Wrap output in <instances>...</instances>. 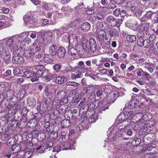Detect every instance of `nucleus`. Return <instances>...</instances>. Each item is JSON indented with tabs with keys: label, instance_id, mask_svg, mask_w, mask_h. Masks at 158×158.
Returning <instances> with one entry per match:
<instances>
[{
	"label": "nucleus",
	"instance_id": "6",
	"mask_svg": "<svg viewBox=\"0 0 158 158\" xmlns=\"http://www.w3.org/2000/svg\"><path fill=\"white\" fill-rule=\"evenodd\" d=\"M107 35V33L105 30H101L98 31L96 35V38L100 44L102 45V42L103 39Z\"/></svg>",
	"mask_w": 158,
	"mask_h": 158
},
{
	"label": "nucleus",
	"instance_id": "36",
	"mask_svg": "<svg viewBox=\"0 0 158 158\" xmlns=\"http://www.w3.org/2000/svg\"><path fill=\"white\" fill-rule=\"evenodd\" d=\"M41 7L43 10L48 11L49 10H51L52 7H51V5L49 3H47L46 2L42 3Z\"/></svg>",
	"mask_w": 158,
	"mask_h": 158
},
{
	"label": "nucleus",
	"instance_id": "24",
	"mask_svg": "<svg viewBox=\"0 0 158 158\" xmlns=\"http://www.w3.org/2000/svg\"><path fill=\"white\" fill-rule=\"evenodd\" d=\"M29 35L28 32H23L17 38V40L20 42H23Z\"/></svg>",
	"mask_w": 158,
	"mask_h": 158
},
{
	"label": "nucleus",
	"instance_id": "50",
	"mask_svg": "<svg viewBox=\"0 0 158 158\" xmlns=\"http://www.w3.org/2000/svg\"><path fill=\"white\" fill-rule=\"evenodd\" d=\"M151 42L148 39H146L144 42L143 46L145 48H148L151 45Z\"/></svg>",
	"mask_w": 158,
	"mask_h": 158
},
{
	"label": "nucleus",
	"instance_id": "39",
	"mask_svg": "<svg viewBox=\"0 0 158 158\" xmlns=\"http://www.w3.org/2000/svg\"><path fill=\"white\" fill-rule=\"evenodd\" d=\"M83 75L81 73H71V78L73 80H75L76 79L81 78Z\"/></svg>",
	"mask_w": 158,
	"mask_h": 158
},
{
	"label": "nucleus",
	"instance_id": "27",
	"mask_svg": "<svg viewBox=\"0 0 158 158\" xmlns=\"http://www.w3.org/2000/svg\"><path fill=\"white\" fill-rule=\"evenodd\" d=\"M120 123H122L123 126H124V127L125 128L128 126L130 124L131 121L130 119H128L124 118H121L120 120Z\"/></svg>",
	"mask_w": 158,
	"mask_h": 158
},
{
	"label": "nucleus",
	"instance_id": "38",
	"mask_svg": "<svg viewBox=\"0 0 158 158\" xmlns=\"http://www.w3.org/2000/svg\"><path fill=\"white\" fill-rule=\"evenodd\" d=\"M139 25L137 23L131 24L129 26L130 28L134 31H138L139 30Z\"/></svg>",
	"mask_w": 158,
	"mask_h": 158
},
{
	"label": "nucleus",
	"instance_id": "32",
	"mask_svg": "<svg viewBox=\"0 0 158 158\" xmlns=\"http://www.w3.org/2000/svg\"><path fill=\"white\" fill-rule=\"evenodd\" d=\"M75 47H70L69 46V53L71 55L75 56L78 53L77 49Z\"/></svg>",
	"mask_w": 158,
	"mask_h": 158
},
{
	"label": "nucleus",
	"instance_id": "41",
	"mask_svg": "<svg viewBox=\"0 0 158 158\" xmlns=\"http://www.w3.org/2000/svg\"><path fill=\"white\" fill-rule=\"evenodd\" d=\"M67 107L65 105V104H63L61 105L59 107V112L60 114H63L65 112L66 109H67Z\"/></svg>",
	"mask_w": 158,
	"mask_h": 158
},
{
	"label": "nucleus",
	"instance_id": "62",
	"mask_svg": "<svg viewBox=\"0 0 158 158\" xmlns=\"http://www.w3.org/2000/svg\"><path fill=\"white\" fill-rule=\"evenodd\" d=\"M116 7V6L114 3L110 2L108 5L107 8L108 9H114Z\"/></svg>",
	"mask_w": 158,
	"mask_h": 158
},
{
	"label": "nucleus",
	"instance_id": "57",
	"mask_svg": "<svg viewBox=\"0 0 158 158\" xmlns=\"http://www.w3.org/2000/svg\"><path fill=\"white\" fill-rule=\"evenodd\" d=\"M145 40L144 39H137V44L138 46L140 47L143 46Z\"/></svg>",
	"mask_w": 158,
	"mask_h": 158
},
{
	"label": "nucleus",
	"instance_id": "19",
	"mask_svg": "<svg viewBox=\"0 0 158 158\" xmlns=\"http://www.w3.org/2000/svg\"><path fill=\"white\" fill-rule=\"evenodd\" d=\"M91 27L90 24L87 22H85L82 24L81 28L82 30L84 32L89 31Z\"/></svg>",
	"mask_w": 158,
	"mask_h": 158
},
{
	"label": "nucleus",
	"instance_id": "18",
	"mask_svg": "<svg viewBox=\"0 0 158 158\" xmlns=\"http://www.w3.org/2000/svg\"><path fill=\"white\" fill-rule=\"evenodd\" d=\"M133 112L132 111L125 112L123 114H119L118 118V120H120L121 118H126V119H127L132 115L133 114Z\"/></svg>",
	"mask_w": 158,
	"mask_h": 158
},
{
	"label": "nucleus",
	"instance_id": "30",
	"mask_svg": "<svg viewBox=\"0 0 158 158\" xmlns=\"http://www.w3.org/2000/svg\"><path fill=\"white\" fill-rule=\"evenodd\" d=\"M90 39L89 40L85 39L82 41V44H83V45L87 51H89V50H90Z\"/></svg>",
	"mask_w": 158,
	"mask_h": 158
},
{
	"label": "nucleus",
	"instance_id": "56",
	"mask_svg": "<svg viewBox=\"0 0 158 158\" xmlns=\"http://www.w3.org/2000/svg\"><path fill=\"white\" fill-rule=\"evenodd\" d=\"M120 9L119 8H117L114 10L113 14L115 16L118 17L120 14Z\"/></svg>",
	"mask_w": 158,
	"mask_h": 158
},
{
	"label": "nucleus",
	"instance_id": "60",
	"mask_svg": "<svg viewBox=\"0 0 158 158\" xmlns=\"http://www.w3.org/2000/svg\"><path fill=\"white\" fill-rule=\"evenodd\" d=\"M56 75L54 76L49 75L45 77V79L46 81H49L51 80L54 79L56 77Z\"/></svg>",
	"mask_w": 158,
	"mask_h": 158
},
{
	"label": "nucleus",
	"instance_id": "21",
	"mask_svg": "<svg viewBox=\"0 0 158 158\" xmlns=\"http://www.w3.org/2000/svg\"><path fill=\"white\" fill-rule=\"evenodd\" d=\"M66 81V77L64 76H61L57 77L55 80V82L58 84H62L65 82Z\"/></svg>",
	"mask_w": 158,
	"mask_h": 158
},
{
	"label": "nucleus",
	"instance_id": "53",
	"mask_svg": "<svg viewBox=\"0 0 158 158\" xmlns=\"http://www.w3.org/2000/svg\"><path fill=\"white\" fill-rule=\"evenodd\" d=\"M63 149L68 150V149H71V144L70 142H66L63 144Z\"/></svg>",
	"mask_w": 158,
	"mask_h": 158
},
{
	"label": "nucleus",
	"instance_id": "14",
	"mask_svg": "<svg viewBox=\"0 0 158 158\" xmlns=\"http://www.w3.org/2000/svg\"><path fill=\"white\" fill-rule=\"evenodd\" d=\"M6 94L7 99H10L12 100L14 98H16V96L14 95V93L13 90L11 89H8L6 92Z\"/></svg>",
	"mask_w": 158,
	"mask_h": 158
},
{
	"label": "nucleus",
	"instance_id": "33",
	"mask_svg": "<svg viewBox=\"0 0 158 158\" xmlns=\"http://www.w3.org/2000/svg\"><path fill=\"white\" fill-rule=\"evenodd\" d=\"M66 93L64 90H61L59 91L56 94L59 99H64L66 96Z\"/></svg>",
	"mask_w": 158,
	"mask_h": 158
},
{
	"label": "nucleus",
	"instance_id": "1",
	"mask_svg": "<svg viewBox=\"0 0 158 158\" xmlns=\"http://www.w3.org/2000/svg\"><path fill=\"white\" fill-rule=\"evenodd\" d=\"M107 23L112 27H119L123 23V19H117L114 17L109 15L107 18Z\"/></svg>",
	"mask_w": 158,
	"mask_h": 158
},
{
	"label": "nucleus",
	"instance_id": "34",
	"mask_svg": "<svg viewBox=\"0 0 158 158\" xmlns=\"http://www.w3.org/2000/svg\"><path fill=\"white\" fill-rule=\"evenodd\" d=\"M127 41L129 43H132L135 42L136 39L135 35H128L126 38Z\"/></svg>",
	"mask_w": 158,
	"mask_h": 158
},
{
	"label": "nucleus",
	"instance_id": "22",
	"mask_svg": "<svg viewBox=\"0 0 158 158\" xmlns=\"http://www.w3.org/2000/svg\"><path fill=\"white\" fill-rule=\"evenodd\" d=\"M76 48H77L78 53L79 54H82L85 51H87L86 49L85 48L83 44H78L76 47Z\"/></svg>",
	"mask_w": 158,
	"mask_h": 158
},
{
	"label": "nucleus",
	"instance_id": "64",
	"mask_svg": "<svg viewBox=\"0 0 158 158\" xmlns=\"http://www.w3.org/2000/svg\"><path fill=\"white\" fill-rule=\"evenodd\" d=\"M104 17V15L102 12H99L98 13L95 17L96 18L99 20L103 19Z\"/></svg>",
	"mask_w": 158,
	"mask_h": 158
},
{
	"label": "nucleus",
	"instance_id": "46",
	"mask_svg": "<svg viewBox=\"0 0 158 158\" xmlns=\"http://www.w3.org/2000/svg\"><path fill=\"white\" fill-rule=\"evenodd\" d=\"M67 86H73L74 87H77L79 85V83H76L74 81H69L66 83Z\"/></svg>",
	"mask_w": 158,
	"mask_h": 158
},
{
	"label": "nucleus",
	"instance_id": "31",
	"mask_svg": "<svg viewBox=\"0 0 158 158\" xmlns=\"http://www.w3.org/2000/svg\"><path fill=\"white\" fill-rule=\"evenodd\" d=\"M70 121L68 119H64L61 123V126L63 128L68 127L70 125Z\"/></svg>",
	"mask_w": 158,
	"mask_h": 158
},
{
	"label": "nucleus",
	"instance_id": "58",
	"mask_svg": "<svg viewBox=\"0 0 158 158\" xmlns=\"http://www.w3.org/2000/svg\"><path fill=\"white\" fill-rule=\"evenodd\" d=\"M5 73L6 74V76L7 77H9L10 79L14 77L13 76H12L11 71L10 69L7 70Z\"/></svg>",
	"mask_w": 158,
	"mask_h": 158
},
{
	"label": "nucleus",
	"instance_id": "52",
	"mask_svg": "<svg viewBox=\"0 0 158 158\" xmlns=\"http://www.w3.org/2000/svg\"><path fill=\"white\" fill-rule=\"evenodd\" d=\"M27 103L29 106H33L35 104V101L33 98L29 99L27 101Z\"/></svg>",
	"mask_w": 158,
	"mask_h": 158
},
{
	"label": "nucleus",
	"instance_id": "13",
	"mask_svg": "<svg viewBox=\"0 0 158 158\" xmlns=\"http://www.w3.org/2000/svg\"><path fill=\"white\" fill-rule=\"evenodd\" d=\"M96 108L98 110L99 112L100 113H102L103 111H105L108 109V106L106 105H105L102 102H100L98 104Z\"/></svg>",
	"mask_w": 158,
	"mask_h": 158
},
{
	"label": "nucleus",
	"instance_id": "2",
	"mask_svg": "<svg viewBox=\"0 0 158 158\" xmlns=\"http://www.w3.org/2000/svg\"><path fill=\"white\" fill-rule=\"evenodd\" d=\"M11 54L9 50L5 51L2 56V59H0V67L3 68L9 64L11 60Z\"/></svg>",
	"mask_w": 158,
	"mask_h": 158
},
{
	"label": "nucleus",
	"instance_id": "17",
	"mask_svg": "<svg viewBox=\"0 0 158 158\" xmlns=\"http://www.w3.org/2000/svg\"><path fill=\"white\" fill-rule=\"evenodd\" d=\"M97 49V44L94 39H90V50L92 52H95Z\"/></svg>",
	"mask_w": 158,
	"mask_h": 158
},
{
	"label": "nucleus",
	"instance_id": "59",
	"mask_svg": "<svg viewBox=\"0 0 158 158\" xmlns=\"http://www.w3.org/2000/svg\"><path fill=\"white\" fill-rule=\"evenodd\" d=\"M94 12V10L93 8H88V10H87L85 13L88 15H91L93 14Z\"/></svg>",
	"mask_w": 158,
	"mask_h": 158
},
{
	"label": "nucleus",
	"instance_id": "35",
	"mask_svg": "<svg viewBox=\"0 0 158 158\" xmlns=\"http://www.w3.org/2000/svg\"><path fill=\"white\" fill-rule=\"evenodd\" d=\"M33 72L32 73L28 70H26L23 72V76L27 78L33 77Z\"/></svg>",
	"mask_w": 158,
	"mask_h": 158
},
{
	"label": "nucleus",
	"instance_id": "28",
	"mask_svg": "<svg viewBox=\"0 0 158 158\" xmlns=\"http://www.w3.org/2000/svg\"><path fill=\"white\" fill-rule=\"evenodd\" d=\"M53 146V143L52 142L50 141L47 142L46 143L44 144V147L45 148V151L52 150V152H54V150L52 149Z\"/></svg>",
	"mask_w": 158,
	"mask_h": 158
},
{
	"label": "nucleus",
	"instance_id": "63",
	"mask_svg": "<svg viewBox=\"0 0 158 158\" xmlns=\"http://www.w3.org/2000/svg\"><path fill=\"white\" fill-rule=\"evenodd\" d=\"M13 43V40L12 39L10 38L6 41V46L10 47Z\"/></svg>",
	"mask_w": 158,
	"mask_h": 158
},
{
	"label": "nucleus",
	"instance_id": "8",
	"mask_svg": "<svg viewBox=\"0 0 158 158\" xmlns=\"http://www.w3.org/2000/svg\"><path fill=\"white\" fill-rule=\"evenodd\" d=\"M21 145L17 143L13 145L10 148V149L11 150V151L14 152L13 153H17V156H18V157H19V156L20 155V154L23 152V151H21Z\"/></svg>",
	"mask_w": 158,
	"mask_h": 158
},
{
	"label": "nucleus",
	"instance_id": "9",
	"mask_svg": "<svg viewBox=\"0 0 158 158\" xmlns=\"http://www.w3.org/2000/svg\"><path fill=\"white\" fill-rule=\"evenodd\" d=\"M69 47H75L78 44V39L77 37L75 35L70 36L69 39Z\"/></svg>",
	"mask_w": 158,
	"mask_h": 158
},
{
	"label": "nucleus",
	"instance_id": "23",
	"mask_svg": "<svg viewBox=\"0 0 158 158\" xmlns=\"http://www.w3.org/2000/svg\"><path fill=\"white\" fill-rule=\"evenodd\" d=\"M149 28L150 23H146L140 24L139 30L140 29V31H146L149 29Z\"/></svg>",
	"mask_w": 158,
	"mask_h": 158
},
{
	"label": "nucleus",
	"instance_id": "10",
	"mask_svg": "<svg viewBox=\"0 0 158 158\" xmlns=\"http://www.w3.org/2000/svg\"><path fill=\"white\" fill-rule=\"evenodd\" d=\"M116 135L119 139L120 140H128L130 139L129 137H126V133L125 132L124 130L122 131H118L116 133Z\"/></svg>",
	"mask_w": 158,
	"mask_h": 158
},
{
	"label": "nucleus",
	"instance_id": "40",
	"mask_svg": "<svg viewBox=\"0 0 158 158\" xmlns=\"http://www.w3.org/2000/svg\"><path fill=\"white\" fill-rule=\"evenodd\" d=\"M152 118V116L151 114L147 113L143 115L142 119L145 121H148Z\"/></svg>",
	"mask_w": 158,
	"mask_h": 158
},
{
	"label": "nucleus",
	"instance_id": "29",
	"mask_svg": "<svg viewBox=\"0 0 158 158\" xmlns=\"http://www.w3.org/2000/svg\"><path fill=\"white\" fill-rule=\"evenodd\" d=\"M50 86L49 85H47L45 87L44 93L46 96L49 97L53 94V92L50 88Z\"/></svg>",
	"mask_w": 158,
	"mask_h": 158
},
{
	"label": "nucleus",
	"instance_id": "12",
	"mask_svg": "<svg viewBox=\"0 0 158 158\" xmlns=\"http://www.w3.org/2000/svg\"><path fill=\"white\" fill-rule=\"evenodd\" d=\"M65 53V49L63 47H60L57 50L56 54L59 58H62L64 57Z\"/></svg>",
	"mask_w": 158,
	"mask_h": 158
},
{
	"label": "nucleus",
	"instance_id": "25",
	"mask_svg": "<svg viewBox=\"0 0 158 158\" xmlns=\"http://www.w3.org/2000/svg\"><path fill=\"white\" fill-rule=\"evenodd\" d=\"M104 92V91L102 90V88H98L96 90V92H94L92 93L91 94V95L94 96L93 98H94V97H96V95L98 97H99V98H100L103 95L102 93Z\"/></svg>",
	"mask_w": 158,
	"mask_h": 158
},
{
	"label": "nucleus",
	"instance_id": "48",
	"mask_svg": "<svg viewBox=\"0 0 158 158\" xmlns=\"http://www.w3.org/2000/svg\"><path fill=\"white\" fill-rule=\"evenodd\" d=\"M31 56V53L29 50H26L24 51L23 56L26 58H28Z\"/></svg>",
	"mask_w": 158,
	"mask_h": 158
},
{
	"label": "nucleus",
	"instance_id": "47",
	"mask_svg": "<svg viewBox=\"0 0 158 158\" xmlns=\"http://www.w3.org/2000/svg\"><path fill=\"white\" fill-rule=\"evenodd\" d=\"M34 68L35 71H44V67L42 65H38L35 66Z\"/></svg>",
	"mask_w": 158,
	"mask_h": 158
},
{
	"label": "nucleus",
	"instance_id": "4",
	"mask_svg": "<svg viewBox=\"0 0 158 158\" xmlns=\"http://www.w3.org/2000/svg\"><path fill=\"white\" fill-rule=\"evenodd\" d=\"M156 139L155 135L150 133L144 136L143 139V141L145 144H150V143L154 142Z\"/></svg>",
	"mask_w": 158,
	"mask_h": 158
},
{
	"label": "nucleus",
	"instance_id": "42",
	"mask_svg": "<svg viewBox=\"0 0 158 158\" xmlns=\"http://www.w3.org/2000/svg\"><path fill=\"white\" fill-rule=\"evenodd\" d=\"M156 145L154 144H149L148 145H146L144 148L143 150L150 151L156 148Z\"/></svg>",
	"mask_w": 158,
	"mask_h": 158
},
{
	"label": "nucleus",
	"instance_id": "7",
	"mask_svg": "<svg viewBox=\"0 0 158 158\" xmlns=\"http://www.w3.org/2000/svg\"><path fill=\"white\" fill-rule=\"evenodd\" d=\"M107 32L111 38L112 37L116 38L118 37L120 33L119 29H117L113 27L109 28L108 29Z\"/></svg>",
	"mask_w": 158,
	"mask_h": 158
},
{
	"label": "nucleus",
	"instance_id": "61",
	"mask_svg": "<svg viewBox=\"0 0 158 158\" xmlns=\"http://www.w3.org/2000/svg\"><path fill=\"white\" fill-rule=\"evenodd\" d=\"M21 111V113L22 115L24 116H25L27 114L29 111V110L26 107H24L22 109Z\"/></svg>",
	"mask_w": 158,
	"mask_h": 158
},
{
	"label": "nucleus",
	"instance_id": "51",
	"mask_svg": "<svg viewBox=\"0 0 158 158\" xmlns=\"http://www.w3.org/2000/svg\"><path fill=\"white\" fill-rule=\"evenodd\" d=\"M43 51H39V52H35L34 56L35 58L38 59L41 58L43 55Z\"/></svg>",
	"mask_w": 158,
	"mask_h": 158
},
{
	"label": "nucleus",
	"instance_id": "44",
	"mask_svg": "<svg viewBox=\"0 0 158 158\" xmlns=\"http://www.w3.org/2000/svg\"><path fill=\"white\" fill-rule=\"evenodd\" d=\"M61 68L62 65L60 64H55L53 66V69L56 72H59Z\"/></svg>",
	"mask_w": 158,
	"mask_h": 158
},
{
	"label": "nucleus",
	"instance_id": "43",
	"mask_svg": "<svg viewBox=\"0 0 158 158\" xmlns=\"http://www.w3.org/2000/svg\"><path fill=\"white\" fill-rule=\"evenodd\" d=\"M44 71H34L33 72L34 76L39 77L44 74Z\"/></svg>",
	"mask_w": 158,
	"mask_h": 158
},
{
	"label": "nucleus",
	"instance_id": "11",
	"mask_svg": "<svg viewBox=\"0 0 158 158\" xmlns=\"http://www.w3.org/2000/svg\"><path fill=\"white\" fill-rule=\"evenodd\" d=\"M54 125L50 124L48 121L46 122L44 125V127L46 128V131L50 134L52 133L54 131Z\"/></svg>",
	"mask_w": 158,
	"mask_h": 158
},
{
	"label": "nucleus",
	"instance_id": "5",
	"mask_svg": "<svg viewBox=\"0 0 158 158\" xmlns=\"http://www.w3.org/2000/svg\"><path fill=\"white\" fill-rule=\"evenodd\" d=\"M35 52L43 51L44 46L41 41L37 39L33 44Z\"/></svg>",
	"mask_w": 158,
	"mask_h": 158
},
{
	"label": "nucleus",
	"instance_id": "45",
	"mask_svg": "<svg viewBox=\"0 0 158 158\" xmlns=\"http://www.w3.org/2000/svg\"><path fill=\"white\" fill-rule=\"evenodd\" d=\"M119 96L118 92L117 91L113 94V95L111 96V101L113 103L116 99Z\"/></svg>",
	"mask_w": 158,
	"mask_h": 158
},
{
	"label": "nucleus",
	"instance_id": "15",
	"mask_svg": "<svg viewBox=\"0 0 158 158\" xmlns=\"http://www.w3.org/2000/svg\"><path fill=\"white\" fill-rule=\"evenodd\" d=\"M57 48L55 44H53L50 46L49 49V51L50 55L52 56H55L56 55Z\"/></svg>",
	"mask_w": 158,
	"mask_h": 158
},
{
	"label": "nucleus",
	"instance_id": "3",
	"mask_svg": "<svg viewBox=\"0 0 158 158\" xmlns=\"http://www.w3.org/2000/svg\"><path fill=\"white\" fill-rule=\"evenodd\" d=\"M25 24L31 27L35 26V19L32 15H25L23 18Z\"/></svg>",
	"mask_w": 158,
	"mask_h": 158
},
{
	"label": "nucleus",
	"instance_id": "55",
	"mask_svg": "<svg viewBox=\"0 0 158 158\" xmlns=\"http://www.w3.org/2000/svg\"><path fill=\"white\" fill-rule=\"evenodd\" d=\"M152 30L155 33H157L158 31V24L156 23H153L152 27Z\"/></svg>",
	"mask_w": 158,
	"mask_h": 158
},
{
	"label": "nucleus",
	"instance_id": "26",
	"mask_svg": "<svg viewBox=\"0 0 158 158\" xmlns=\"http://www.w3.org/2000/svg\"><path fill=\"white\" fill-rule=\"evenodd\" d=\"M52 56L49 54H46L44 55V61L47 63H51L54 60L53 57Z\"/></svg>",
	"mask_w": 158,
	"mask_h": 158
},
{
	"label": "nucleus",
	"instance_id": "20",
	"mask_svg": "<svg viewBox=\"0 0 158 158\" xmlns=\"http://www.w3.org/2000/svg\"><path fill=\"white\" fill-rule=\"evenodd\" d=\"M138 103V101L136 99L132 98L130 102L128 103L127 107L131 109L135 107Z\"/></svg>",
	"mask_w": 158,
	"mask_h": 158
},
{
	"label": "nucleus",
	"instance_id": "54",
	"mask_svg": "<svg viewBox=\"0 0 158 158\" xmlns=\"http://www.w3.org/2000/svg\"><path fill=\"white\" fill-rule=\"evenodd\" d=\"M153 13L151 11H148L145 15V16L148 20L151 19L152 16L153 15Z\"/></svg>",
	"mask_w": 158,
	"mask_h": 158
},
{
	"label": "nucleus",
	"instance_id": "49",
	"mask_svg": "<svg viewBox=\"0 0 158 158\" xmlns=\"http://www.w3.org/2000/svg\"><path fill=\"white\" fill-rule=\"evenodd\" d=\"M33 151H28L26 152L24 155L25 158H31L33 154Z\"/></svg>",
	"mask_w": 158,
	"mask_h": 158
},
{
	"label": "nucleus",
	"instance_id": "16",
	"mask_svg": "<svg viewBox=\"0 0 158 158\" xmlns=\"http://www.w3.org/2000/svg\"><path fill=\"white\" fill-rule=\"evenodd\" d=\"M23 57L18 55L13 57L12 62L14 64H20L23 63Z\"/></svg>",
	"mask_w": 158,
	"mask_h": 158
},
{
	"label": "nucleus",
	"instance_id": "37",
	"mask_svg": "<svg viewBox=\"0 0 158 158\" xmlns=\"http://www.w3.org/2000/svg\"><path fill=\"white\" fill-rule=\"evenodd\" d=\"M111 39V38L110 37L109 38L107 35L103 39V40L102 41V45L104 44L106 45H109L110 44Z\"/></svg>",
	"mask_w": 158,
	"mask_h": 158
}]
</instances>
